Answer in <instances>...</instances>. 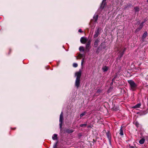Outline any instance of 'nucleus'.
<instances>
[{
  "label": "nucleus",
  "mask_w": 148,
  "mask_h": 148,
  "mask_svg": "<svg viewBox=\"0 0 148 148\" xmlns=\"http://www.w3.org/2000/svg\"><path fill=\"white\" fill-rule=\"evenodd\" d=\"M134 9L136 12H138L139 10V8L138 7H134Z\"/></svg>",
  "instance_id": "obj_20"
},
{
  "label": "nucleus",
  "mask_w": 148,
  "mask_h": 148,
  "mask_svg": "<svg viewBox=\"0 0 148 148\" xmlns=\"http://www.w3.org/2000/svg\"><path fill=\"white\" fill-rule=\"evenodd\" d=\"M63 112H62L60 114V128H61L62 126V123H63Z\"/></svg>",
  "instance_id": "obj_2"
},
{
  "label": "nucleus",
  "mask_w": 148,
  "mask_h": 148,
  "mask_svg": "<svg viewBox=\"0 0 148 148\" xmlns=\"http://www.w3.org/2000/svg\"><path fill=\"white\" fill-rule=\"evenodd\" d=\"M82 71L81 70L75 73V76L77 77L76 79H80Z\"/></svg>",
  "instance_id": "obj_3"
},
{
  "label": "nucleus",
  "mask_w": 148,
  "mask_h": 148,
  "mask_svg": "<svg viewBox=\"0 0 148 148\" xmlns=\"http://www.w3.org/2000/svg\"><path fill=\"white\" fill-rule=\"evenodd\" d=\"M78 32H82V29H79V30H78Z\"/></svg>",
  "instance_id": "obj_29"
},
{
  "label": "nucleus",
  "mask_w": 148,
  "mask_h": 148,
  "mask_svg": "<svg viewBox=\"0 0 148 148\" xmlns=\"http://www.w3.org/2000/svg\"><path fill=\"white\" fill-rule=\"evenodd\" d=\"M80 85V79H76L75 80V86L78 88L79 86Z\"/></svg>",
  "instance_id": "obj_7"
},
{
  "label": "nucleus",
  "mask_w": 148,
  "mask_h": 148,
  "mask_svg": "<svg viewBox=\"0 0 148 148\" xmlns=\"http://www.w3.org/2000/svg\"><path fill=\"white\" fill-rule=\"evenodd\" d=\"M58 143V142H56L55 144L54 145L53 148H57V145Z\"/></svg>",
  "instance_id": "obj_26"
},
{
  "label": "nucleus",
  "mask_w": 148,
  "mask_h": 148,
  "mask_svg": "<svg viewBox=\"0 0 148 148\" xmlns=\"http://www.w3.org/2000/svg\"><path fill=\"white\" fill-rule=\"evenodd\" d=\"M99 27L97 28L95 32V34L94 36V38H96L98 37L99 34Z\"/></svg>",
  "instance_id": "obj_4"
},
{
  "label": "nucleus",
  "mask_w": 148,
  "mask_h": 148,
  "mask_svg": "<svg viewBox=\"0 0 148 148\" xmlns=\"http://www.w3.org/2000/svg\"><path fill=\"white\" fill-rule=\"evenodd\" d=\"M145 139L144 138H143L139 140V143L141 144H143L145 142Z\"/></svg>",
  "instance_id": "obj_15"
},
{
  "label": "nucleus",
  "mask_w": 148,
  "mask_h": 148,
  "mask_svg": "<svg viewBox=\"0 0 148 148\" xmlns=\"http://www.w3.org/2000/svg\"><path fill=\"white\" fill-rule=\"evenodd\" d=\"M102 69L103 71L106 72L108 70V66H106L103 67Z\"/></svg>",
  "instance_id": "obj_13"
},
{
  "label": "nucleus",
  "mask_w": 148,
  "mask_h": 148,
  "mask_svg": "<svg viewBox=\"0 0 148 148\" xmlns=\"http://www.w3.org/2000/svg\"><path fill=\"white\" fill-rule=\"evenodd\" d=\"M91 40L90 39H89L87 42V43L86 45V49L88 50V51H89L90 49V44Z\"/></svg>",
  "instance_id": "obj_5"
},
{
  "label": "nucleus",
  "mask_w": 148,
  "mask_h": 148,
  "mask_svg": "<svg viewBox=\"0 0 148 148\" xmlns=\"http://www.w3.org/2000/svg\"><path fill=\"white\" fill-rule=\"evenodd\" d=\"M122 128H123L122 126H121V128L120 130L119 134L121 136L123 135Z\"/></svg>",
  "instance_id": "obj_14"
},
{
  "label": "nucleus",
  "mask_w": 148,
  "mask_h": 148,
  "mask_svg": "<svg viewBox=\"0 0 148 148\" xmlns=\"http://www.w3.org/2000/svg\"><path fill=\"white\" fill-rule=\"evenodd\" d=\"M74 132V130H73L67 129L66 132L68 134H70L73 133Z\"/></svg>",
  "instance_id": "obj_12"
},
{
  "label": "nucleus",
  "mask_w": 148,
  "mask_h": 148,
  "mask_svg": "<svg viewBox=\"0 0 148 148\" xmlns=\"http://www.w3.org/2000/svg\"><path fill=\"white\" fill-rule=\"evenodd\" d=\"M98 15H95L93 16V18L95 20V22H97L98 18Z\"/></svg>",
  "instance_id": "obj_17"
},
{
  "label": "nucleus",
  "mask_w": 148,
  "mask_h": 148,
  "mask_svg": "<svg viewBox=\"0 0 148 148\" xmlns=\"http://www.w3.org/2000/svg\"><path fill=\"white\" fill-rule=\"evenodd\" d=\"M128 82L130 85V89L132 91H135L137 88V84L132 80H128Z\"/></svg>",
  "instance_id": "obj_1"
},
{
  "label": "nucleus",
  "mask_w": 148,
  "mask_h": 148,
  "mask_svg": "<svg viewBox=\"0 0 148 148\" xmlns=\"http://www.w3.org/2000/svg\"><path fill=\"white\" fill-rule=\"evenodd\" d=\"M99 42V41L98 39H97L94 42V47H97L98 45V44Z\"/></svg>",
  "instance_id": "obj_9"
},
{
  "label": "nucleus",
  "mask_w": 148,
  "mask_h": 148,
  "mask_svg": "<svg viewBox=\"0 0 148 148\" xmlns=\"http://www.w3.org/2000/svg\"><path fill=\"white\" fill-rule=\"evenodd\" d=\"M130 148H134V147L132 146H130Z\"/></svg>",
  "instance_id": "obj_30"
},
{
  "label": "nucleus",
  "mask_w": 148,
  "mask_h": 148,
  "mask_svg": "<svg viewBox=\"0 0 148 148\" xmlns=\"http://www.w3.org/2000/svg\"><path fill=\"white\" fill-rule=\"evenodd\" d=\"M90 127V125H89V126H88V128Z\"/></svg>",
  "instance_id": "obj_31"
},
{
  "label": "nucleus",
  "mask_w": 148,
  "mask_h": 148,
  "mask_svg": "<svg viewBox=\"0 0 148 148\" xmlns=\"http://www.w3.org/2000/svg\"><path fill=\"white\" fill-rule=\"evenodd\" d=\"M144 23V22H143L140 24L138 27L136 29V32L139 31L142 28L143 26V24Z\"/></svg>",
  "instance_id": "obj_8"
},
{
  "label": "nucleus",
  "mask_w": 148,
  "mask_h": 148,
  "mask_svg": "<svg viewBox=\"0 0 148 148\" xmlns=\"http://www.w3.org/2000/svg\"><path fill=\"white\" fill-rule=\"evenodd\" d=\"M125 51V48H124L121 52L120 51L119 55V56L120 58L122 57Z\"/></svg>",
  "instance_id": "obj_11"
},
{
  "label": "nucleus",
  "mask_w": 148,
  "mask_h": 148,
  "mask_svg": "<svg viewBox=\"0 0 148 148\" xmlns=\"http://www.w3.org/2000/svg\"><path fill=\"white\" fill-rule=\"evenodd\" d=\"M83 55L82 54H79L78 55V57H79L80 58H82L83 57Z\"/></svg>",
  "instance_id": "obj_24"
},
{
  "label": "nucleus",
  "mask_w": 148,
  "mask_h": 148,
  "mask_svg": "<svg viewBox=\"0 0 148 148\" xmlns=\"http://www.w3.org/2000/svg\"><path fill=\"white\" fill-rule=\"evenodd\" d=\"M87 125L86 124H82L80 125V127H82L83 126H86Z\"/></svg>",
  "instance_id": "obj_27"
},
{
  "label": "nucleus",
  "mask_w": 148,
  "mask_h": 148,
  "mask_svg": "<svg viewBox=\"0 0 148 148\" xmlns=\"http://www.w3.org/2000/svg\"><path fill=\"white\" fill-rule=\"evenodd\" d=\"M76 59L77 60L78 59L77 57H76Z\"/></svg>",
  "instance_id": "obj_32"
},
{
  "label": "nucleus",
  "mask_w": 148,
  "mask_h": 148,
  "mask_svg": "<svg viewBox=\"0 0 148 148\" xmlns=\"http://www.w3.org/2000/svg\"><path fill=\"white\" fill-rule=\"evenodd\" d=\"M79 50L80 51H84V47L82 46H80L79 47Z\"/></svg>",
  "instance_id": "obj_23"
},
{
  "label": "nucleus",
  "mask_w": 148,
  "mask_h": 148,
  "mask_svg": "<svg viewBox=\"0 0 148 148\" xmlns=\"http://www.w3.org/2000/svg\"><path fill=\"white\" fill-rule=\"evenodd\" d=\"M147 2H148V0H147Z\"/></svg>",
  "instance_id": "obj_33"
},
{
  "label": "nucleus",
  "mask_w": 148,
  "mask_h": 148,
  "mask_svg": "<svg viewBox=\"0 0 148 148\" xmlns=\"http://www.w3.org/2000/svg\"><path fill=\"white\" fill-rule=\"evenodd\" d=\"M147 32H145L143 35L142 38L144 39L146 38L147 36Z\"/></svg>",
  "instance_id": "obj_18"
},
{
  "label": "nucleus",
  "mask_w": 148,
  "mask_h": 148,
  "mask_svg": "<svg viewBox=\"0 0 148 148\" xmlns=\"http://www.w3.org/2000/svg\"><path fill=\"white\" fill-rule=\"evenodd\" d=\"M87 40V38L84 37H82L80 39L81 42L82 44H85Z\"/></svg>",
  "instance_id": "obj_6"
},
{
  "label": "nucleus",
  "mask_w": 148,
  "mask_h": 148,
  "mask_svg": "<svg viewBox=\"0 0 148 148\" xmlns=\"http://www.w3.org/2000/svg\"><path fill=\"white\" fill-rule=\"evenodd\" d=\"M86 112H85V111L84 112H83V113H82L80 114V118H81L83 116L85 115L86 114Z\"/></svg>",
  "instance_id": "obj_22"
},
{
  "label": "nucleus",
  "mask_w": 148,
  "mask_h": 148,
  "mask_svg": "<svg viewBox=\"0 0 148 148\" xmlns=\"http://www.w3.org/2000/svg\"><path fill=\"white\" fill-rule=\"evenodd\" d=\"M52 139L54 140H58V135L56 134H54L52 137Z\"/></svg>",
  "instance_id": "obj_10"
},
{
  "label": "nucleus",
  "mask_w": 148,
  "mask_h": 148,
  "mask_svg": "<svg viewBox=\"0 0 148 148\" xmlns=\"http://www.w3.org/2000/svg\"><path fill=\"white\" fill-rule=\"evenodd\" d=\"M141 105V104L140 103H139L137 104L134 107V108H139L140 107Z\"/></svg>",
  "instance_id": "obj_19"
},
{
  "label": "nucleus",
  "mask_w": 148,
  "mask_h": 148,
  "mask_svg": "<svg viewBox=\"0 0 148 148\" xmlns=\"http://www.w3.org/2000/svg\"><path fill=\"white\" fill-rule=\"evenodd\" d=\"M106 1V0H103V1L102 2V3L101 4V7L102 8V9L103 8L104 5H105V1Z\"/></svg>",
  "instance_id": "obj_16"
},
{
  "label": "nucleus",
  "mask_w": 148,
  "mask_h": 148,
  "mask_svg": "<svg viewBox=\"0 0 148 148\" xmlns=\"http://www.w3.org/2000/svg\"><path fill=\"white\" fill-rule=\"evenodd\" d=\"M106 135L109 140H110L111 138V137H110V134L108 132L106 133Z\"/></svg>",
  "instance_id": "obj_21"
},
{
  "label": "nucleus",
  "mask_w": 148,
  "mask_h": 148,
  "mask_svg": "<svg viewBox=\"0 0 148 148\" xmlns=\"http://www.w3.org/2000/svg\"><path fill=\"white\" fill-rule=\"evenodd\" d=\"M84 58H83L82 60V62H81V65L82 66H83V63L84 62Z\"/></svg>",
  "instance_id": "obj_28"
},
{
  "label": "nucleus",
  "mask_w": 148,
  "mask_h": 148,
  "mask_svg": "<svg viewBox=\"0 0 148 148\" xmlns=\"http://www.w3.org/2000/svg\"><path fill=\"white\" fill-rule=\"evenodd\" d=\"M73 66L74 67H76L78 65L77 63H74L73 64Z\"/></svg>",
  "instance_id": "obj_25"
}]
</instances>
